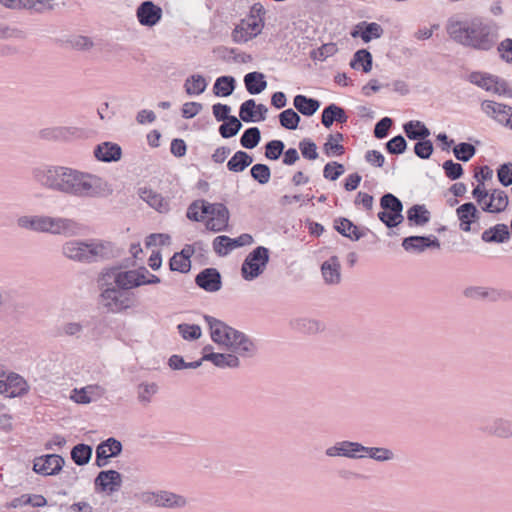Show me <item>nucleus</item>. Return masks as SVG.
Wrapping results in <instances>:
<instances>
[{"label": "nucleus", "instance_id": "f257e3e1", "mask_svg": "<svg viewBox=\"0 0 512 512\" xmlns=\"http://www.w3.org/2000/svg\"><path fill=\"white\" fill-rule=\"evenodd\" d=\"M33 180L41 187L78 199H97L111 193L102 177L62 165H41L32 170Z\"/></svg>", "mask_w": 512, "mask_h": 512}, {"label": "nucleus", "instance_id": "f03ea898", "mask_svg": "<svg viewBox=\"0 0 512 512\" xmlns=\"http://www.w3.org/2000/svg\"><path fill=\"white\" fill-rule=\"evenodd\" d=\"M499 31L495 21L479 15L464 20L450 18L446 24V32L455 43L481 52L497 45Z\"/></svg>", "mask_w": 512, "mask_h": 512}, {"label": "nucleus", "instance_id": "7ed1b4c3", "mask_svg": "<svg viewBox=\"0 0 512 512\" xmlns=\"http://www.w3.org/2000/svg\"><path fill=\"white\" fill-rule=\"evenodd\" d=\"M64 257L81 263H92L108 258L112 254V244L101 240H69L61 248Z\"/></svg>", "mask_w": 512, "mask_h": 512}, {"label": "nucleus", "instance_id": "20e7f679", "mask_svg": "<svg viewBox=\"0 0 512 512\" xmlns=\"http://www.w3.org/2000/svg\"><path fill=\"white\" fill-rule=\"evenodd\" d=\"M269 262V250L264 246L253 249L244 259L241 266V274L246 281H252L259 277Z\"/></svg>", "mask_w": 512, "mask_h": 512}, {"label": "nucleus", "instance_id": "39448f33", "mask_svg": "<svg viewBox=\"0 0 512 512\" xmlns=\"http://www.w3.org/2000/svg\"><path fill=\"white\" fill-rule=\"evenodd\" d=\"M468 79L472 84L487 92L512 97V89L509 87L508 82L496 75L486 72H472Z\"/></svg>", "mask_w": 512, "mask_h": 512}, {"label": "nucleus", "instance_id": "423d86ee", "mask_svg": "<svg viewBox=\"0 0 512 512\" xmlns=\"http://www.w3.org/2000/svg\"><path fill=\"white\" fill-rule=\"evenodd\" d=\"M80 224L71 218L46 216L43 233L74 237L79 235Z\"/></svg>", "mask_w": 512, "mask_h": 512}, {"label": "nucleus", "instance_id": "0eeeda50", "mask_svg": "<svg viewBox=\"0 0 512 512\" xmlns=\"http://www.w3.org/2000/svg\"><path fill=\"white\" fill-rule=\"evenodd\" d=\"M263 26L264 22L261 17L249 15L236 25L232 31V39L236 43H246L259 35Z\"/></svg>", "mask_w": 512, "mask_h": 512}, {"label": "nucleus", "instance_id": "6e6552de", "mask_svg": "<svg viewBox=\"0 0 512 512\" xmlns=\"http://www.w3.org/2000/svg\"><path fill=\"white\" fill-rule=\"evenodd\" d=\"M103 305L109 312L118 313L132 306L130 295L122 289L109 287L101 293Z\"/></svg>", "mask_w": 512, "mask_h": 512}, {"label": "nucleus", "instance_id": "1a4fd4ad", "mask_svg": "<svg viewBox=\"0 0 512 512\" xmlns=\"http://www.w3.org/2000/svg\"><path fill=\"white\" fill-rule=\"evenodd\" d=\"M0 377V394L15 398L28 393L29 385L21 375L13 372L5 375L3 372Z\"/></svg>", "mask_w": 512, "mask_h": 512}, {"label": "nucleus", "instance_id": "9d476101", "mask_svg": "<svg viewBox=\"0 0 512 512\" xmlns=\"http://www.w3.org/2000/svg\"><path fill=\"white\" fill-rule=\"evenodd\" d=\"M123 480L120 472L116 470H102L94 479V489L97 493L112 495L121 489Z\"/></svg>", "mask_w": 512, "mask_h": 512}, {"label": "nucleus", "instance_id": "9b49d317", "mask_svg": "<svg viewBox=\"0 0 512 512\" xmlns=\"http://www.w3.org/2000/svg\"><path fill=\"white\" fill-rule=\"evenodd\" d=\"M366 448L367 446H364L359 442L344 440L337 442L335 445L327 448L325 454L328 457L361 459L365 458Z\"/></svg>", "mask_w": 512, "mask_h": 512}, {"label": "nucleus", "instance_id": "f8f14e48", "mask_svg": "<svg viewBox=\"0 0 512 512\" xmlns=\"http://www.w3.org/2000/svg\"><path fill=\"white\" fill-rule=\"evenodd\" d=\"M204 320L209 326L212 341L227 347L236 329L209 315H205Z\"/></svg>", "mask_w": 512, "mask_h": 512}, {"label": "nucleus", "instance_id": "ddd939ff", "mask_svg": "<svg viewBox=\"0 0 512 512\" xmlns=\"http://www.w3.org/2000/svg\"><path fill=\"white\" fill-rule=\"evenodd\" d=\"M251 243H253V237L247 233L241 234L237 238L221 235L213 240V249L217 255L226 256L235 248L250 245Z\"/></svg>", "mask_w": 512, "mask_h": 512}, {"label": "nucleus", "instance_id": "4468645a", "mask_svg": "<svg viewBox=\"0 0 512 512\" xmlns=\"http://www.w3.org/2000/svg\"><path fill=\"white\" fill-rule=\"evenodd\" d=\"M65 464V460L58 454H48L35 458L33 470L41 475L49 476L58 474Z\"/></svg>", "mask_w": 512, "mask_h": 512}, {"label": "nucleus", "instance_id": "2eb2a0df", "mask_svg": "<svg viewBox=\"0 0 512 512\" xmlns=\"http://www.w3.org/2000/svg\"><path fill=\"white\" fill-rule=\"evenodd\" d=\"M162 15V8L150 0L143 1L136 9L138 22L146 27H153L158 24Z\"/></svg>", "mask_w": 512, "mask_h": 512}, {"label": "nucleus", "instance_id": "dca6fc26", "mask_svg": "<svg viewBox=\"0 0 512 512\" xmlns=\"http://www.w3.org/2000/svg\"><path fill=\"white\" fill-rule=\"evenodd\" d=\"M227 348L242 357L251 358L257 353L255 342L245 333L238 330H235Z\"/></svg>", "mask_w": 512, "mask_h": 512}, {"label": "nucleus", "instance_id": "f3484780", "mask_svg": "<svg viewBox=\"0 0 512 512\" xmlns=\"http://www.w3.org/2000/svg\"><path fill=\"white\" fill-rule=\"evenodd\" d=\"M144 274H149V271L145 267H141L137 270L117 271L114 274V282L118 288L128 290L142 286Z\"/></svg>", "mask_w": 512, "mask_h": 512}, {"label": "nucleus", "instance_id": "a211bd4d", "mask_svg": "<svg viewBox=\"0 0 512 512\" xmlns=\"http://www.w3.org/2000/svg\"><path fill=\"white\" fill-rule=\"evenodd\" d=\"M123 449L122 443L110 437L101 442L96 448V461L98 467H104L108 464V460L121 454Z\"/></svg>", "mask_w": 512, "mask_h": 512}, {"label": "nucleus", "instance_id": "6ab92c4d", "mask_svg": "<svg viewBox=\"0 0 512 512\" xmlns=\"http://www.w3.org/2000/svg\"><path fill=\"white\" fill-rule=\"evenodd\" d=\"M402 247L406 251L421 253L427 248H440V241L436 236H409L403 239Z\"/></svg>", "mask_w": 512, "mask_h": 512}, {"label": "nucleus", "instance_id": "aec40b11", "mask_svg": "<svg viewBox=\"0 0 512 512\" xmlns=\"http://www.w3.org/2000/svg\"><path fill=\"white\" fill-rule=\"evenodd\" d=\"M195 283L207 292H217L222 286L221 275L215 268H206L196 276Z\"/></svg>", "mask_w": 512, "mask_h": 512}, {"label": "nucleus", "instance_id": "412c9836", "mask_svg": "<svg viewBox=\"0 0 512 512\" xmlns=\"http://www.w3.org/2000/svg\"><path fill=\"white\" fill-rule=\"evenodd\" d=\"M384 33L382 26L376 22H360L351 32L353 38L360 37L365 43L381 38Z\"/></svg>", "mask_w": 512, "mask_h": 512}, {"label": "nucleus", "instance_id": "4be33fe9", "mask_svg": "<svg viewBox=\"0 0 512 512\" xmlns=\"http://www.w3.org/2000/svg\"><path fill=\"white\" fill-rule=\"evenodd\" d=\"M482 430L498 438H512V421L505 418H494L486 422Z\"/></svg>", "mask_w": 512, "mask_h": 512}, {"label": "nucleus", "instance_id": "5701e85b", "mask_svg": "<svg viewBox=\"0 0 512 512\" xmlns=\"http://www.w3.org/2000/svg\"><path fill=\"white\" fill-rule=\"evenodd\" d=\"M456 214L460 221V229L465 232L471 231V224L480 218V213L472 202L460 205L456 209Z\"/></svg>", "mask_w": 512, "mask_h": 512}, {"label": "nucleus", "instance_id": "b1692460", "mask_svg": "<svg viewBox=\"0 0 512 512\" xmlns=\"http://www.w3.org/2000/svg\"><path fill=\"white\" fill-rule=\"evenodd\" d=\"M321 272L326 284L337 285L341 281V265L337 256H331L321 265Z\"/></svg>", "mask_w": 512, "mask_h": 512}, {"label": "nucleus", "instance_id": "393cba45", "mask_svg": "<svg viewBox=\"0 0 512 512\" xmlns=\"http://www.w3.org/2000/svg\"><path fill=\"white\" fill-rule=\"evenodd\" d=\"M138 194L143 201L158 212L165 213L169 211V201L160 193L144 187L139 189Z\"/></svg>", "mask_w": 512, "mask_h": 512}, {"label": "nucleus", "instance_id": "a878e982", "mask_svg": "<svg viewBox=\"0 0 512 512\" xmlns=\"http://www.w3.org/2000/svg\"><path fill=\"white\" fill-rule=\"evenodd\" d=\"M104 394V389L99 385H87L81 389H74L71 399L78 404H89L98 400Z\"/></svg>", "mask_w": 512, "mask_h": 512}, {"label": "nucleus", "instance_id": "bb28decb", "mask_svg": "<svg viewBox=\"0 0 512 512\" xmlns=\"http://www.w3.org/2000/svg\"><path fill=\"white\" fill-rule=\"evenodd\" d=\"M122 155L121 147L112 142H104L94 149V156L102 162H114L120 160Z\"/></svg>", "mask_w": 512, "mask_h": 512}, {"label": "nucleus", "instance_id": "cd10ccee", "mask_svg": "<svg viewBox=\"0 0 512 512\" xmlns=\"http://www.w3.org/2000/svg\"><path fill=\"white\" fill-rule=\"evenodd\" d=\"M202 360L212 362L218 368H238L239 357L232 353H205Z\"/></svg>", "mask_w": 512, "mask_h": 512}, {"label": "nucleus", "instance_id": "c85d7f7f", "mask_svg": "<svg viewBox=\"0 0 512 512\" xmlns=\"http://www.w3.org/2000/svg\"><path fill=\"white\" fill-rule=\"evenodd\" d=\"M489 196V201L485 202L482 206L483 211L489 213H500L507 208L509 200L505 191L494 189Z\"/></svg>", "mask_w": 512, "mask_h": 512}, {"label": "nucleus", "instance_id": "c756f323", "mask_svg": "<svg viewBox=\"0 0 512 512\" xmlns=\"http://www.w3.org/2000/svg\"><path fill=\"white\" fill-rule=\"evenodd\" d=\"M347 120L348 116L345 110L334 103L326 106L322 111L321 122L326 128L331 127L335 121L343 124Z\"/></svg>", "mask_w": 512, "mask_h": 512}, {"label": "nucleus", "instance_id": "7c9ffc66", "mask_svg": "<svg viewBox=\"0 0 512 512\" xmlns=\"http://www.w3.org/2000/svg\"><path fill=\"white\" fill-rule=\"evenodd\" d=\"M510 238V231L506 224L500 223L496 224L489 229H486L482 235L481 239L485 243H504L508 241Z\"/></svg>", "mask_w": 512, "mask_h": 512}, {"label": "nucleus", "instance_id": "2f4dec72", "mask_svg": "<svg viewBox=\"0 0 512 512\" xmlns=\"http://www.w3.org/2000/svg\"><path fill=\"white\" fill-rule=\"evenodd\" d=\"M334 228L342 236L353 241H358L365 235L351 220L343 217L335 220Z\"/></svg>", "mask_w": 512, "mask_h": 512}, {"label": "nucleus", "instance_id": "473e14b6", "mask_svg": "<svg viewBox=\"0 0 512 512\" xmlns=\"http://www.w3.org/2000/svg\"><path fill=\"white\" fill-rule=\"evenodd\" d=\"M246 90L251 95H257L263 92L267 87L265 75L261 72H249L244 76Z\"/></svg>", "mask_w": 512, "mask_h": 512}, {"label": "nucleus", "instance_id": "72a5a7b5", "mask_svg": "<svg viewBox=\"0 0 512 512\" xmlns=\"http://www.w3.org/2000/svg\"><path fill=\"white\" fill-rule=\"evenodd\" d=\"M293 105L304 116H312L319 109L320 102L317 99L299 94L294 97Z\"/></svg>", "mask_w": 512, "mask_h": 512}, {"label": "nucleus", "instance_id": "f704fd0d", "mask_svg": "<svg viewBox=\"0 0 512 512\" xmlns=\"http://www.w3.org/2000/svg\"><path fill=\"white\" fill-rule=\"evenodd\" d=\"M253 162V157L247 152L239 150L228 160L227 168L234 173L243 172Z\"/></svg>", "mask_w": 512, "mask_h": 512}, {"label": "nucleus", "instance_id": "c9c22d12", "mask_svg": "<svg viewBox=\"0 0 512 512\" xmlns=\"http://www.w3.org/2000/svg\"><path fill=\"white\" fill-rule=\"evenodd\" d=\"M155 503L162 507L180 508L187 504V500L183 496L172 492L162 491L156 495Z\"/></svg>", "mask_w": 512, "mask_h": 512}, {"label": "nucleus", "instance_id": "e433bc0d", "mask_svg": "<svg viewBox=\"0 0 512 512\" xmlns=\"http://www.w3.org/2000/svg\"><path fill=\"white\" fill-rule=\"evenodd\" d=\"M406 136L410 140H424L430 136V130L421 121H409L403 126Z\"/></svg>", "mask_w": 512, "mask_h": 512}, {"label": "nucleus", "instance_id": "4c0bfd02", "mask_svg": "<svg viewBox=\"0 0 512 512\" xmlns=\"http://www.w3.org/2000/svg\"><path fill=\"white\" fill-rule=\"evenodd\" d=\"M158 389V385L154 382H142L137 386V400L142 407L149 406Z\"/></svg>", "mask_w": 512, "mask_h": 512}, {"label": "nucleus", "instance_id": "58836bf2", "mask_svg": "<svg viewBox=\"0 0 512 512\" xmlns=\"http://www.w3.org/2000/svg\"><path fill=\"white\" fill-rule=\"evenodd\" d=\"M75 133L71 127H52L45 128L39 132L42 139L45 140H67Z\"/></svg>", "mask_w": 512, "mask_h": 512}, {"label": "nucleus", "instance_id": "ea45409f", "mask_svg": "<svg viewBox=\"0 0 512 512\" xmlns=\"http://www.w3.org/2000/svg\"><path fill=\"white\" fill-rule=\"evenodd\" d=\"M93 449L90 445L80 443L71 450V458L78 466H84L91 460Z\"/></svg>", "mask_w": 512, "mask_h": 512}, {"label": "nucleus", "instance_id": "a19ab883", "mask_svg": "<svg viewBox=\"0 0 512 512\" xmlns=\"http://www.w3.org/2000/svg\"><path fill=\"white\" fill-rule=\"evenodd\" d=\"M236 81L232 76H221L216 79L213 92L216 96L228 97L235 90Z\"/></svg>", "mask_w": 512, "mask_h": 512}, {"label": "nucleus", "instance_id": "79ce46f5", "mask_svg": "<svg viewBox=\"0 0 512 512\" xmlns=\"http://www.w3.org/2000/svg\"><path fill=\"white\" fill-rule=\"evenodd\" d=\"M373 58L371 53L366 49H360L355 52L353 59L350 62V66L353 69H359L362 67L363 72L368 73L372 69Z\"/></svg>", "mask_w": 512, "mask_h": 512}, {"label": "nucleus", "instance_id": "37998d69", "mask_svg": "<svg viewBox=\"0 0 512 512\" xmlns=\"http://www.w3.org/2000/svg\"><path fill=\"white\" fill-rule=\"evenodd\" d=\"M45 215L21 216L17 219L20 228L43 233Z\"/></svg>", "mask_w": 512, "mask_h": 512}, {"label": "nucleus", "instance_id": "c03bdc74", "mask_svg": "<svg viewBox=\"0 0 512 512\" xmlns=\"http://www.w3.org/2000/svg\"><path fill=\"white\" fill-rule=\"evenodd\" d=\"M344 136L342 133L337 132L336 134H330L327 138V142L324 144V152L328 156H341L345 152V148L339 142L343 141Z\"/></svg>", "mask_w": 512, "mask_h": 512}, {"label": "nucleus", "instance_id": "a18cd8bd", "mask_svg": "<svg viewBox=\"0 0 512 512\" xmlns=\"http://www.w3.org/2000/svg\"><path fill=\"white\" fill-rule=\"evenodd\" d=\"M293 327L299 332L314 334L324 329L323 323L309 318H299L293 321Z\"/></svg>", "mask_w": 512, "mask_h": 512}, {"label": "nucleus", "instance_id": "49530a36", "mask_svg": "<svg viewBox=\"0 0 512 512\" xmlns=\"http://www.w3.org/2000/svg\"><path fill=\"white\" fill-rule=\"evenodd\" d=\"M407 219L417 226H423L430 220V213L424 205H413L407 211Z\"/></svg>", "mask_w": 512, "mask_h": 512}, {"label": "nucleus", "instance_id": "de8ad7c7", "mask_svg": "<svg viewBox=\"0 0 512 512\" xmlns=\"http://www.w3.org/2000/svg\"><path fill=\"white\" fill-rule=\"evenodd\" d=\"M207 87V82L202 75L194 74L187 78L184 83L185 91L188 95L202 94Z\"/></svg>", "mask_w": 512, "mask_h": 512}, {"label": "nucleus", "instance_id": "09e8293b", "mask_svg": "<svg viewBox=\"0 0 512 512\" xmlns=\"http://www.w3.org/2000/svg\"><path fill=\"white\" fill-rule=\"evenodd\" d=\"M261 140V132L258 127H250L244 131L240 138V144L243 148L253 149Z\"/></svg>", "mask_w": 512, "mask_h": 512}, {"label": "nucleus", "instance_id": "8fccbe9b", "mask_svg": "<svg viewBox=\"0 0 512 512\" xmlns=\"http://www.w3.org/2000/svg\"><path fill=\"white\" fill-rule=\"evenodd\" d=\"M47 504V500L43 495L39 494H23L18 498H15L12 502L13 507L31 505L32 507H44Z\"/></svg>", "mask_w": 512, "mask_h": 512}, {"label": "nucleus", "instance_id": "3c124183", "mask_svg": "<svg viewBox=\"0 0 512 512\" xmlns=\"http://www.w3.org/2000/svg\"><path fill=\"white\" fill-rule=\"evenodd\" d=\"M365 457H369L377 462H387L395 458L391 449L385 447H367Z\"/></svg>", "mask_w": 512, "mask_h": 512}, {"label": "nucleus", "instance_id": "603ef678", "mask_svg": "<svg viewBox=\"0 0 512 512\" xmlns=\"http://www.w3.org/2000/svg\"><path fill=\"white\" fill-rule=\"evenodd\" d=\"M380 206L383 210L391 211L396 216L402 214L403 211L402 202L392 193H386L381 197Z\"/></svg>", "mask_w": 512, "mask_h": 512}, {"label": "nucleus", "instance_id": "864d4df0", "mask_svg": "<svg viewBox=\"0 0 512 512\" xmlns=\"http://www.w3.org/2000/svg\"><path fill=\"white\" fill-rule=\"evenodd\" d=\"M242 123L236 116H230L228 120L224 121L219 127V133L223 138H231L240 131Z\"/></svg>", "mask_w": 512, "mask_h": 512}, {"label": "nucleus", "instance_id": "5fc2aeb1", "mask_svg": "<svg viewBox=\"0 0 512 512\" xmlns=\"http://www.w3.org/2000/svg\"><path fill=\"white\" fill-rule=\"evenodd\" d=\"M300 121V116L292 108L286 109L279 114V122L285 129H297Z\"/></svg>", "mask_w": 512, "mask_h": 512}, {"label": "nucleus", "instance_id": "6e6d98bb", "mask_svg": "<svg viewBox=\"0 0 512 512\" xmlns=\"http://www.w3.org/2000/svg\"><path fill=\"white\" fill-rule=\"evenodd\" d=\"M453 154L457 160L468 162L476 154V148L470 143L461 142L454 146Z\"/></svg>", "mask_w": 512, "mask_h": 512}, {"label": "nucleus", "instance_id": "4d7b16f0", "mask_svg": "<svg viewBox=\"0 0 512 512\" xmlns=\"http://www.w3.org/2000/svg\"><path fill=\"white\" fill-rule=\"evenodd\" d=\"M203 361L204 360H202V358H201L197 361L186 362L182 356L174 354L169 358L168 364H169L170 368L173 370H181V369H188V368L196 369L202 365Z\"/></svg>", "mask_w": 512, "mask_h": 512}, {"label": "nucleus", "instance_id": "13d9d810", "mask_svg": "<svg viewBox=\"0 0 512 512\" xmlns=\"http://www.w3.org/2000/svg\"><path fill=\"white\" fill-rule=\"evenodd\" d=\"M252 178L259 184L264 185L269 182L271 177V170L266 164H255L250 170Z\"/></svg>", "mask_w": 512, "mask_h": 512}, {"label": "nucleus", "instance_id": "bf43d9fd", "mask_svg": "<svg viewBox=\"0 0 512 512\" xmlns=\"http://www.w3.org/2000/svg\"><path fill=\"white\" fill-rule=\"evenodd\" d=\"M256 102L254 99H248L243 102L239 109V116L246 123L256 122L255 112Z\"/></svg>", "mask_w": 512, "mask_h": 512}, {"label": "nucleus", "instance_id": "052dcab7", "mask_svg": "<svg viewBox=\"0 0 512 512\" xmlns=\"http://www.w3.org/2000/svg\"><path fill=\"white\" fill-rule=\"evenodd\" d=\"M179 334L185 340H197L201 337L202 331L199 325L182 323L177 326Z\"/></svg>", "mask_w": 512, "mask_h": 512}, {"label": "nucleus", "instance_id": "680f3d73", "mask_svg": "<svg viewBox=\"0 0 512 512\" xmlns=\"http://www.w3.org/2000/svg\"><path fill=\"white\" fill-rule=\"evenodd\" d=\"M285 144L281 140H271L265 145V157L270 160H277L282 155Z\"/></svg>", "mask_w": 512, "mask_h": 512}, {"label": "nucleus", "instance_id": "e2e57ef3", "mask_svg": "<svg viewBox=\"0 0 512 512\" xmlns=\"http://www.w3.org/2000/svg\"><path fill=\"white\" fill-rule=\"evenodd\" d=\"M442 168L445 172V175L450 180H457L462 177L464 170L460 163H456L452 160H447L443 163Z\"/></svg>", "mask_w": 512, "mask_h": 512}, {"label": "nucleus", "instance_id": "0e129e2a", "mask_svg": "<svg viewBox=\"0 0 512 512\" xmlns=\"http://www.w3.org/2000/svg\"><path fill=\"white\" fill-rule=\"evenodd\" d=\"M345 171L344 165L338 162H330L324 166L323 176L324 178L335 181L337 180Z\"/></svg>", "mask_w": 512, "mask_h": 512}, {"label": "nucleus", "instance_id": "69168bd1", "mask_svg": "<svg viewBox=\"0 0 512 512\" xmlns=\"http://www.w3.org/2000/svg\"><path fill=\"white\" fill-rule=\"evenodd\" d=\"M407 148V142L405 138L402 135H397L393 138H391L386 143V149L390 154H402L405 152Z\"/></svg>", "mask_w": 512, "mask_h": 512}, {"label": "nucleus", "instance_id": "338daca9", "mask_svg": "<svg viewBox=\"0 0 512 512\" xmlns=\"http://www.w3.org/2000/svg\"><path fill=\"white\" fill-rule=\"evenodd\" d=\"M497 175H498L499 182L503 186H505V187L510 186L512 184V164L511 163L502 164L497 171Z\"/></svg>", "mask_w": 512, "mask_h": 512}, {"label": "nucleus", "instance_id": "774afa93", "mask_svg": "<svg viewBox=\"0 0 512 512\" xmlns=\"http://www.w3.org/2000/svg\"><path fill=\"white\" fill-rule=\"evenodd\" d=\"M500 57L506 63L512 64V39L506 38L497 47Z\"/></svg>", "mask_w": 512, "mask_h": 512}]
</instances>
